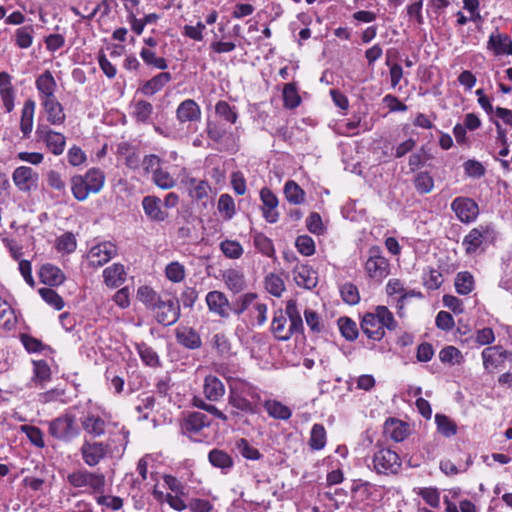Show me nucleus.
Masks as SVG:
<instances>
[{"mask_svg": "<svg viewBox=\"0 0 512 512\" xmlns=\"http://www.w3.org/2000/svg\"><path fill=\"white\" fill-rule=\"evenodd\" d=\"M499 351H501V346L499 345L489 346L482 351L481 356L485 369L497 368L501 365L502 360L499 357Z\"/></svg>", "mask_w": 512, "mask_h": 512, "instance_id": "nucleus-56", "label": "nucleus"}, {"mask_svg": "<svg viewBox=\"0 0 512 512\" xmlns=\"http://www.w3.org/2000/svg\"><path fill=\"white\" fill-rule=\"evenodd\" d=\"M261 389L241 378L229 380L228 404L232 407L230 417L242 419L248 415H256L262 409Z\"/></svg>", "mask_w": 512, "mask_h": 512, "instance_id": "nucleus-1", "label": "nucleus"}, {"mask_svg": "<svg viewBox=\"0 0 512 512\" xmlns=\"http://www.w3.org/2000/svg\"><path fill=\"white\" fill-rule=\"evenodd\" d=\"M40 281L49 286H59L65 281V274L57 266L46 263L39 270Z\"/></svg>", "mask_w": 512, "mask_h": 512, "instance_id": "nucleus-29", "label": "nucleus"}, {"mask_svg": "<svg viewBox=\"0 0 512 512\" xmlns=\"http://www.w3.org/2000/svg\"><path fill=\"white\" fill-rule=\"evenodd\" d=\"M81 425L84 431L92 437H100L105 434L106 422L99 415L88 413L81 418Z\"/></svg>", "mask_w": 512, "mask_h": 512, "instance_id": "nucleus-31", "label": "nucleus"}, {"mask_svg": "<svg viewBox=\"0 0 512 512\" xmlns=\"http://www.w3.org/2000/svg\"><path fill=\"white\" fill-rule=\"evenodd\" d=\"M153 183L164 190L171 189L176 185V180L174 177L166 170L159 168L152 175Z\"/></svg>", "mask_w": 512, "mask_h": 512, "instance_id": "nucleus-62", "label": "nucleus"}, {"mask_svg": "<svg viewBox=\"0 0 512 512\" xmlns=\"http://www.w3.org/2000/svg\"><path fill=\"white\" fill-rule=\"evenodd\" d=\"M215 114L230 124H235L238 120L237 107L224 100H219L215 104Z\"/></svg>", "mask_w": 512, "mask_h": 512, "instance_id": "nucleus-40", "label": "nucleus"}, {"mask_svg": "<svg viewBox=\"0 0 512 512\" xmlns=\"http://www.w3.org/2000/svg\"><path fill=\"white\" fill-rule=\"evenodd\" d=\"M48 433L54 439L70 443L80 435V427L76 422V416L70 412L59 415L47 422Z\"/></svg>", "mask_w": 512, "mask_h": 512, "instance_id": "nucleus-4", "label": "nucleus"}, {"mask_svg": "<svg viewBox=\"0 0 512 512\" xmlns=\"http://www.w3.org/2000/svg\"><path fill=\"white\" fill-rule=\"evenodd\" d=\"M36 103L33 99H27L21 110L20 130L22 138L28 139L33 129V120Z\"/></svg>", "mask_w": 512, "mask_h": 512, "instance_id": "nucleus-30", "label": "nucleus"}, {"mask_svg": "<svg viewBox=\"0 0 512 512\" xmlns=\"http://www.w3.org/2000/svg\"><path fill=\"white\" fill-rule=\"evenodd\" d=\"M35 87L40 102L56 98L57 83L50 70H45L36 78Z\"/></svg>", "mask_w": 512, "mask_h": 512, "instance_id": "nucleus-18", "label": "nucleus"}, {"mask_svg": "<svg viewBox=\"0 0 512 512\" xmlns=\"http://www.w3.org/2000/svg\"><path fill=\"white\" fill-rule=\"evenodd\" d=\"M111 445L107 442L84 440L80 453L84 463L89 467L98 465L110 452Z\"/></svg>", "mask_w": 512, "mask_h": 512, "instance_id": "nucleus-11", "label": "nucleus"}, {"mask_svg": "<svg viewBox=\"0 0 512 512\" xmlns=\"http://www.w3.org/2000/svg\"><path fill=\"white\" fill-rule=\"evenodd\" d=\"M12 180L19 191L30 193L37 188L39 174L29 166H19L13 171Z\"/></svg>", "mask_w": 512, "mask_h": 512, "instance_id": "nucleus-13", "label": "nucleus"}, {"mask_svg": "<svg viewBox=\"0 0 512 512\" xmlns=\"http://www.w3.org/2000/svg\"><path fill=\"white\" fill-rule=\"evenodd\" d=\"M495 341V335L490 327L479 329L474 335L460 338V343L468 348L474 349L480 346L490 345Z\"/></svg>", "mask_w": 512, "mask_h": 512, "instance_id": "nucleus-26", "label": "nucleus"}, {"mask_svg": "<svg viewBox=\"0 0 512 512\" xmlns=\"http://www.w3.org/2000/svg\"><path fill=\"white\" fill-rule=\"evenodd\" d=\"M223 280L230 291L237 294L246 287L244 274L236 269H228L223 273Z\"/></svg>", "mask_w": 512, "mask_h": 512, "instance_id": "nucleus-36", "label": "nucleus"}, {"mask_svg": "<svg viewBox=\"0 0 512 512\" xmlns=\"http://www.w3.org/2000/svg\"><path fill=\"white\" fill-rule=\"evenodd\" d=\"M217 209L225 220H231L236 214L235 202L232 196L227 193L221 194Z\"/></svg>", "mask_w": 512, "mask_h": 512, "instance_id": "nucleus-55", "label": "nucleus"}, {"mask_svg": "<svg viewBox=\"0 0 512 512\" xmlns=\"http://www.w3.org/2000/svg\"><path fill=\"white\" fill-rule=\"evenodd\" d=\"M265 288L271 295L280 297L285 290L283 279L275 273H269L265 277Z\"/></svg>", "mask_w": 512, "mask_h": 512, "instance_id": "nucleus-60", "label": "nucleus"}, {"mask_svg": "<svg viewBox=\"0 0 512 512\" xmlns=\"http://www.w3.org/2000/svg\"><path fill=\"white\" fill-rule=\"evenodd\" d=\"M471 464V456L467 457L466 463L464 465H462L461 463L455 464L450 459H443L440 461L439 468L445 475L454 476L459 473L467 471Z\"/></svg>", "mask_w": 512, "mask_h": 512, "instance_id": "nucleus-57", "label": "nucleus"}, {"mask_svg": "<svg viewBox=\"0 0 512 512\" xmlns=\"http://www.w3.org/2000/svg\"><path fill=\"white\" fill-rule=\"evenodd\" d=\"M326 441L325 427L319 423L314 424L310 431L309 447L312 450H322L326 445Z\"/></svg>", "mask_w": 512, "mask_h": 512, "instance_id": "nucleus-48", "label": "nucleus"}, {"mask_svg": "<svg viewBox=\"0 0 512 512\" xmlns=\"http://www.w3.org/2000/svg\"><path fill=\"white\" fill-rule=\"evenodd\" d=\"M368 467L378 475H397L402 468L400 456L389 448L377 450L372 457V466Z\"/></svg>", "mask_w": 512, "mask_h": 512, "instance_id": "nucleus-5", "label": "nucleus"}, {"mask_svg": "<svg viewBox=\"0 0 512 512\" xmlns=\"http://www.w3.org/2000/svg\"><path fill=\"white\" fill-rule=\"evenodd\" d=\"M435 423L437 425L438 432L446 437L450 438L457 434V424L445 414L437 413L435 415Z\"/></svg>", "mask_w": 512, "mask_h": 512, "instance_id": "nucleus-43", "label": "nucleus"}, {"mask_svg": "<svg viewBox=\"0 0 512 512\" xmlns=\"http://www.w3.org/2000/svg\"><path fill=\"white\" fill-rule=\"evenodd\" d=\"M296 284L305 289H313L318 283V273L309 265L301 264L293 268Z\"/></svg>", "mask_w": 512, "mask_h": 512, "instance_id": "nucleus-23", "label": "nucleus"}, {"mask_svg": "<svg viewBox=\"0 0 512 512\" xmlns=\"http://www.w3.org/2000/svg\"><path fill=\"white\" fill-rule=\"evenodd\" d=\"M262 407L273 419L288 420L292 416V410L278 400H265L262 404Z\"/></svg>", "mask_w": 512, "mask_h": 512, "instance_id": "nucleus-34", "label": "nucleus"}, {"mask_svg": "<svg viewBox=\"0 0 512 512\" xmlns=\"http://www.w3.org/2000/svg\"><path fill=\"white\" fill-rule=\"evenodd\" d=\"M490 230L491 227L489 225H479L469 231L462 241L467 255L474 254L480 248Z\"/></svg>", "mask_w": 512, "mask_h": 512, "instance_id": "nucleus-21", "label": "nucleus"}, {"mask_svg": "<svg viewBox=\"0 0 512 512\" xmlns=\"http://www.w3.org/2000/svg\"><path fill=\"white\" fill-rule=\"evenodd\" d=\"M341 335L348 341H354L358 337V328L355 321L348 317H341L338 320Z\"/></svg>", "mask_w": 512, "mask_h": 512, "instance_id": "nucleus-61", "label": "nucleus"}, {"mask_svg": "<svg viewBox=\"0 0 512 512\" xmlns=\"http://www.w3.org/2000/svg\"><path fill=\"white\" fill-rule=\"evenodd\" d=\"M283 106L286 109H295L301 104L296 83H287L283 88Z\"/></svg>", "mask_w": 512, "mask_h": 512, "instance_id": "nucleus-49", "label": "nucleus"}, {"mask_svg": "<svg viewBox=\"0 0 512 512\" xmlns=\"http://www.w3.org/2000/svg\"><path fill=\"white\" fill-rule=\"evenodd\" d=\"M67 482L74 488L88 487L90 493H103L106 477L103 473L78 469L67 475Z\"/></svg>", "mask_w": 512, "mask_h": 512, "instance_id": "nucleus-6", "label": "nucleus"}, {"mask_svg": "<svg viewBox=\"0 0 512 512\" xmlns=\"http://www.w3.org/2000/svg\"><path fill=\"white\" fill-rule=\"evenodd\" d=\"M71 192L78 201H84L90 193H98L105 183V174L100 168H90L84 176L75 175L71 178Z\"/></svg>", "mask_w": 512, "mask_h": 512, "instance_id": "nucleus-3", "label": "nucleus"}, {"mask_svg": "<svg viewBox=\"0 0 512 512\" xmlns=\"http://www.w3.org/2000/svg\"><path fill=\"white\" fill-rule=\"evenodd\" d=\"M35 135L38 141H43L47 149L55 156L61 155L66 146V137L52 130L48 125L38 124Z\"/></svg>", "mask_w": 512, "mask_h": 512, "instance_id": "nucleus-10", "label": "nucleus"}, {"mask_svg": "<svg viewBox=\"0 0 512 512\" xmlns=\"http://www.w3.org/2000/svg\"><path fill=\"white\" fill-rule=\"evenodd\" d=\"M153 113V105L146 100H138L133 104L131 113L137 123L147 124Z\"/></svg>", "mask_w": 512, "mask_h": 512, "instance_id": "nucleus-39", "label": "nucleus"}, {"mask_svg": "<svg viewBox=\"0 0 512 512\" xmlns=\"http://www.w3.org/2000/svg\"><path fill=\"white\" fill-rule=\"evenodd\" d=\"M260 199L263 204L261 211L264 219L270 224L276 223L280 216L277 210L279 204L277 196L268 187H263L260 190Z\"/></svg>", "mask_w": 512, "mask_h": 512, "instance_id": "nucleus-14", "label": "nucleus"}, {"mask_svg": "<svg viewBox=\"0 0 512 512\" xmlns=\"http://www.w3.org/2000/svg\"><path fill=\"white\" fill-rule=\"evenodd\" d=\"M375 315L378 318V322L383 330L394 331L398 327V323L394 318L393 313L383 305L375 307Z\"/></svg>", "mask_w": 512, "mask_h": 512, "instance_id": "nucleus-45", "label": "nucleus"}, {"mask_svg": "<svg viewBox=\"0 0 512 512\" xmlns=\"http://www.w3.org/2000/svg\"><path fill=\"white\" fill-rule=\"evenodd\" d=\"M112 2L113 0H102L98 3L87 15L82 14L76 7H72L71 11L82 19L91 20L93 19L98 12L101 13V18L108 16L112 10Z\"/></svg>", "mask_w": 512, "mask_h": 512, "instance_id": "nucleus-51", "label": "nucleus"}, {"mask_svg": "<svg viewBox=\"0 0 512 512\" xmlns=\"http://www.w3.org/2000/svg\"><path fill=\"white\" fill-rule=\"evenodd\" d=\"M364 268L368 276L378 282H381L389 275V261L383 256V252L379 246L374 245L369 248L368 258Z\"/></svg>", "mask_w": 512, "mask_h": 512, "instance_id": "nucleus-8", "label": "nucleus"}, {"mask_svg": "<svg viewBox=\"0 0 512 512\" xmlns=\"http://www.w3.org/2000/svg\"><path fill=\"white\" fill-rule=\"evenodd\" d=\"M284 194L291 204H301L305 200L304 190L293 180H288L284 185Z\"/></svg>", "mask_w": 512, "mask_h": 512, "instance_id": "nucleus-50", "label": "nucleus"}, {"mask_svg": "<svg viewBox=\"0 0 512 512\" xmlns=\"http://www.w3.org/2000/svg\"><path fill=\"white\" fill-rule=\"evenodd\" d=\"M488 48L492 49L495 55H512V40L507 34H491L488 40Z\"/></svg>", "mask_w": 512, "mask_h": 512, "instance_id": "nucleus-35", "label": "nucleus"}, {"mask_svg": "<svg viewBox=\"0 0 512 512\" xmlns=\"http://www.w3.org/2000/svg\"><path fill=\"white\" fill-rule=\"evenodd\" d=\"M175 338L179 345L189 350H196L202 346L200 334L195 328L190 326H178L175 330Z\"/></svg>", "mask_w": 512, "mask_h": 512, "instance_id": "nucleus-19", "label": "nucleus"}, {"mask_svg": "<svg viewBox=\"0 0 512 512\" xmlns=\"http://www.w3.org/2000/svg\"><path fill=\"white\" fill-rule=\"evenodd\" d=\"M206 304L211 313L227 319L230 316V302L221 291H210L206 295Z\"/></svg>", "mask_w": 512, "mask_h": 512, "instance_id": "nucleus-17", "label": "nucleus"}, {"mask_svg": "<svg viewBox=\"0 0 512 512\" xmlns=\"http://www.w3.org/2000/svg\"><path fill=\"white\" fill-rule=\"evenodd\" d=\"M219 248L229 259H239L244 253L242 245L236 240L225 239L220 243Z\"/></svg>", "mask_w": 512, "mask_h": 512, "instance_id": "nucleus-58", "label": "nucleus"}, {"mask_svg": "<svg viewBox=\"0 0 512 512\" xmlns=\"http://www.w3.org/2000/svg\"><path fill=\"white\" fill-rule=\"evenodd\" d=\"M51 379V369L45 360L33 361V378L36 385H41Z\"/></svg>", "mask_w": 512, "mask_h": 512, "instance_id": "nucleus-52", "label": "nucleus"}, {"mask_svg": "<svg viewBox=\"0 0 512 512\" xmlns=\"http://www.w3.org/2000/svg\"><path fill=\"white\" fill-rule=\"evenodd\" d=\"M455 289L456 292L460 295H468L474 289V277L468 271L459 272L455 277Z\"/></svg>", "mask_w": 512, "mask_h": 512, "instance_id": "nucleus-44", "label": "nucleus"}, {"mask_svg": "<svg viewBox=\"0 0 512 512\" xmlns=\"http://www.w3.org/2000/svg\"><path fill=\"white\" fill-rule=\"evenodd\" d=\"M211 190L209 183L205 180L191 179L189 181V194L195 200H202L208 197Z\"/></svg>", "mask_w": 512, "mask_h": 512, "instance_id": "nucleus-59", "label": "nucleus"}, {"mask_svg": "<svg viewBox=\"0 0 512 512\" xmlns=\"http://www.w3.org/2000/svg\"><path fill=\"white\" fill-rule=\"evenodd\" d=\"M439 359L444 364H460L463 356L460 350L454 346H445L439 352Z\"/></svg>", "mask_w": 512, "mask_h": 512, "instance_id": "nucleus-63", "label": "nucleus"}, {"mask_svg": "<svg viewBox=\"0 0 512 512\" xmlns=\"http://www.w3.org/2000/svg\"><path fill=\"white\" fill-rule=\"evenodd\" d=\"M235 447L240 455L247 460L256 461L263 457L261 452L256 447L252 446L245 438L238 439L235 443Z\"/></svg>", "mask_w": 512, "mask_h": 512, "instance_id": "nucleus-53", "label": "nucleus"}, {"mask_svg": "<svg viewBox=\"0 0 512 512\" xmlns=\"http://www.w3.org/2000/svg\"><path fill=\"white\" fill-rule=\"evenodd\" d=\"M201 116V108L193 99L183 100L176 108V119L180 124L199 122Z\"/></svg>", "mask_w": 512, "mask_h": 512, "instance_id": "nucleus-16", "label": "nucleus"}, {"mask_svg": "<svg viewBox=\"0 0 512 512\" xmlns=\"http://www.w3.org/2000/svg\"><path fill=\"white\" fill-rule=\"evenodd\" d=\"M172 75L169 72H161L152 77L151 79L144 81L140 84L137 89V93L144 96L151 97L161 91L170 81Z\"/></svg>", "mask_w": 512, "mask_h": 512, "instance_id": "nucleus-22", "label": "nucleus"}, {"mask_svg": "<svg viewBox=\"0 0 512 512\" xmlns=\"http://www.w3.org/2000/svg\"><path fill=\"white\" fill-rule=\"evenodd\" d=\"M17 318L12 307L0 297V327L5 330H12L15 328Z\"/></svg>", "mask_w": 512, "mask_h": 512, "instance_id": "nucleus-46", "label": "nucleus"}, {"mask_svg": "<svg viewBox=\"0 0 512 512\" xmlns=\"http://www.w3.org/2000/svg\"><path fill=\"white\" fill-rule=\"evenodd\" d=\"M451 210L457 219L464 224H470L477 220L480 210L477 202L467 196H458L450 204Z\"/></svg>", "mask_w": 512, "mask_h": 512, "instance_id": "nucleus-9", "label": "nucleus"}, {"mask_svg": "<svg viewBox=\"0 0 512 512\" xmlns=\"http://www.w3.org/2000/svg\"><path fill=\"white\" fill-rule=\"evenodd\" d=\"M43 107L47 122L51 125H62L66 120V114L64 112L63 105L58 101L57 98L40 102Z\"/></svg>", "mask_w": 512, "mask_h": 512, "instance_id": "nucleus-27", "label": "nucleus"}, {"mask_svg": "<svg viewBox=\"0 0 512 512\" xmlns=\"http://www.w3.org/2000/svg\"><path fill=\"white\" fill-rule=\"evenodd\" d=\"M155 314L156 321L164 326L175 324L180 317L179 299H158L155 303H146Z\"/></svg>", "mask_w": 512, "mask_h": 512, "instance_id": "nucleus-7", "label": "nucleus"}, {"mask_svg": "<svg viewBox=\"0 0 512 512\" xmlns=\"http://www.w3.org/2000/svg\"><path fill=\"white\" fill-rule=\"evenodd\" d=\"M205 133L207 134L208 138L215 144L213 146L207 144L206 147H211L212 149L220 152H230L235 150L234 142L230 143L228 141V132L220 123L207 121Z\"/></svg>", "mask_w": 512, "mask_h": 512, "instance_id": "nucleus-12", "label": "nucleus"}, {"mask_svg": "<svg viewBox=\"0 0 512 512\" xmlns=\"http://www.w3.org/2000/svg\"><path fill=\"white\" fill-rule=\"evenodd\" d=\"M413 185L419 194H428L434 189V179L428 171H420L414 175Z\"/></svg>", "mask_w": 512, "mask_h": 512, "instance_id": "nucleus-42", "label": "nucleus"}, {"mask_svg": "<svg viewBox=\"0 0 512 512\" xmlns=\"http://www.w3.org/2000/svg\"><path fill=\"white\" fill-rule=\"evenodd\" d=\"M162 201L154 195H147L142 199V208L147 218L156 223L164 222L169 214L162 209Z\"/></svg>", "mask_w": 512, "mask_h": 512, "instance_id": "nucleus-20", "label": "nucleus"}, {"mask_svg": "<svg viewBox=\"0 0 512 512\" xmlns=\"http://www.w3.org/2000/svg\"><path fill=\"white\" fill-rule=\"evenodd\" d=\"M212 346L220 356L231 355V342L225 333H216L212 337Z\"/></svg>", "mask_w": 512, "mask_h": 512, "instance_id": "nucleus-64", "label": "nucleus"}, {"mask_svg": "<svg viewBox=\"0 0 512 512\" xmlns=\"http://www.w3.org/2000/svg\"><path fill=\"white\" fill-rule=\"evenodd\" d=\"M35 29L33 25H25L15 30V45L21 49L31 47L34 39Z\"/></svg>", "mask_w": 512, "mask_h": 512, "instance_id": "nucleus-41", "label": "nucleus"}, {"mask_svg": "<svg viewBox=\"0 0 512 512\" xmlns=\"http://www.w3.org/2000/svg\"><path fill=\"white\" fill-rule=\"evenodd\" d=\"M360 326L363 333L373 341H380L385 336V330L381 328L375 310L364 314Z\"/></svg>", "mask_w": 512, "mask_h": 512, "instance_id": "nucleus-24", "label": "nucleus"}, {"mask_svg": "<svg viewBox=\"0 0 512 512\" xmlns=\"http://www.w3.org/2000/svg\"><path fill=\"white\" fill-rule=\"evenodd\" d=\"M135 348L142 362L149 367L157 368L161 366V361L157 352L145 342L135 344Z\"/></svg>", "mask_w": 512, "mask_h": 512, "instance_id": "nucleus-37", "label": "nucleus"}, {"mask_svg": "<svg viewBox=\"0 0 512 512\" xmlns=\"http://www.w3.org/2000/svg\"><path fill=\"white\" fill-rule=\"evenodd\" d=\"M252 240L253 245L258 252L266 257L276 259L274 244L264 233H252Z\"/></svg>", "mask_w": 512, "mask_h": 512, "instance_id": "nucleus-38", "label": "nucleus"}, {"mask_svg": "<svg viewBox=\"0 0 512 512\" xmlns=\"http://www.w3.org/2000/svg\"><path fill=\"white\" fill-rule=\"evenodd\" d=\"M258 295L253 292L240 295L235 301L230 303V313L239 316L247 311L257 299Z\"/></svg>", "mask_w": 512, "mask_h": 512, "instance_id": "nucleus-47", "label": "nucleus"}, {"mask_svg": "<svg viewBox=\"0 0 512 512\" xmlns=\"http://www.w3.org/2000/svg\"><path fill=\"white\" fill-rule=\"evenodd\" d=\"M140 57L147 66L159 70H165L168 67L167 60L164 57L157 56L155 51L151 49L142 48L140 51Z\"/></svg>", "mask_w": 512, "mask_h": 512, "instance_id": "nucleus-54", "label": "nucleus"}, {"mask_svg": "<svg viewBox=\"0 0 512 512\" xmlns=\"http://www.w3.org/2000/svg\"><path fill=\"white\" fill-rule=\"evenodd\" d=\"M304 326L297 301L290 299L286 303L285 312L278 310L274 313L271 332L280 341L289 340L294 334L303 333Z\"/></svg>", "mask_w": 512, "mask_h": 512, "instance_id": "nucleus-2", "label": "nucleus"}, {"mask_svg": "<svg viewBox=\"0 0 512 512\" xmlns=\"http://www.w3.org/2000/svg\"><path fill=\"white\" fill-rule=\"evenodd\" d=\"M117 253L116 245L106 241L95 245L88 254L89 263L93 267H100L110 261Z\"/></svg>", "mask_w": 512, "mask_h": 512, "instance_id": "nucleus-15", "label": "nucleus"}, {"mask_svg": "<svg viewBox=\"0 0 512 512\" xmlns=\"http://www.w3.org/2000/svg\"><path fill=\"white\" fill-rule=\"evenodd\" d=\"M211 421L202 412H191L183 420L182 431L184 434L192 435L200 432L204 427L210 426Z\"/></svg>", "mask_w": 512, "mask_h": 512, "instance_id": "nucleus-25", "label": "nucleus"}, {"mask_svg": "<svg viewBox=\"0 0 512 512\" xmlns=\"http://www.w3.org/2000/svg\"><path fill=\"white\" fill-rule=\"evenodd\" d=\"M203 392L208 400L218 401L225 394V386L218 377L208 375L204 380Z\"/></svg>", "mask_w": 512, "mask_h": 512, "instance_id": "nucleus-33", "label": "nucleus"}, {"mask_svg": "<svg viewBox=\"0 0 512 512\" xmlns=\"http://www.w3.org/2000/svg\"><path fill=\"white\" fill-rule=\"evenodd\" d=\"M209 463L222 471L223 474H228L234 467V460L232 456L225 450L214 448L208 453Z\"/></svg>", "mask_w": 512, "mask_h": 512, "instance_id": "nucleus-28", "label": "nucleus"}, {"mask_svg": "<svg viewBox=\"0 0 512 512\" xmlns=\"http://www.w3.org/2000/svg\"><path fill=\"white\" fill-rule=\"evenodd\" d=\"M104 282L108 287L117 288L126 280L124 266L120 263H114L103 271Z\"/></svg>", "mask_w": 512, "mask_h": 512, "instance_id": "nucleus-32", "label": "nucleus"}]
</instances>
